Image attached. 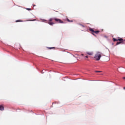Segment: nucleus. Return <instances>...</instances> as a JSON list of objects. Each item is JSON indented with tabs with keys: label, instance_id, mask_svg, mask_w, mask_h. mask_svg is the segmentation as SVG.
<instances>
[{
	"label": "nucleus",
	"instance_id": "1",
	"mask_svg": "<svg viewBox=\"0 0 125 125\" xmlns=\"http://www.w3.org/2000/svg\"><path fill=\"white\" fill-rule=\"evenodd\" d=\"M102 57V53L100 52H97L95 54L94 58L96 61H99V60H100V58H101Z\"/></svg>",
	"mask_w": 125,
	"mask_h": 125
},
{
	"label": "nucleus",
	"instance_id": "2",
	"mask_svg": "<svg viewBox=\"0 0 125 125\" xmlns=\"http://www.w3.org/2000/svg\"><path fill=\"white\" fill-rule=\"evenodd\" d=\"M89 31L91 32V33L92 34V35H93V36H94L95 37H96V35H95V34H96V35H98V34H99L100 32L98 30H97V31H95L92 28H89Z\"/></svg>",
	"mask_w": 125,
	"mask_h": 125
},
{
	"label": "nucleus",
	"instance_id": "3",
	"mask_svg": "<svg viewBox=\"0 0 125 125\" xmlns=\"http://www.w3.org/2000/svg\"><path fill=\"white\" fill-rule=\"evenodd\" d=\"M54 20H55V21H56V22H57V23H61L62 24H63V23H64V21H62V20H61L59 19L54 18Z\"/></svg>",
	"mask_w": 125,
	"mask_h": 125
},
{
	"label": "nucleus",
	"instance_id": "4",
	"mask_svg": "<svg viewBox=\"0 0 125 125\" xmlns=\"http://www.w3.org/2000/svg\"><path fill=\"white\" fill-rule=\"evenodd\" d=\"M113 42H118L119 41H123V39L122 38L116 39V38H113Z\"/></svg>",
	"mask_w": 125,
	"mask_h": 125
},
{
	"label": "nucleus",
	"instance_id": "5",
	"mask_svg": "<svg viewBox=\"0 0 125 125\" xmlns=\"http://www.w3.org/2000/svg\"><path fill=\"white\" fill-rule=\"evenodd\" d=\"M47 23L48 24H49V25H50V26H52V25H54V22H52V21H47Z\"/></svg>",
	"mask_w": 125,
	"mask_h": 125
},
{
	"label": "nucleus",
	"instance_id": "6",
	"mask_svg": "<svg viewBox=\"0 0 125 125\" xmlns=\"http://www.w3.org/2000/svg\"><path fill=\"white\" fill-rule=\"evenodd\" d=\"M47 23L48 24H49V25H50V26H52V25H54V22H52V21H47Z\"/></svg>",
	"mask_w": 125,
	"mask_h": 125
},
{
	"label": "nucleus",
	"instance_id": "7",
	"mask_svg": "<svg viewBox=\"0 0 125 125\" xmlns=\"http://www.w3.org/2000/svg\"><path fill=\"white\" fill-rule=\"evenodd\" d=\"M120 42H117L116 45H118L119 44H121V43H123L124 42V39L123 41H119Z\"/></svg>",
	"mask_w": 125,
	"mask_h": 125
},
{
	"label": "nucleus",
	"instance_id": "8",
	"mask_svg": "<svg viewBox=\"0 0 125 125\" xmlns=\"http://www.w3.org/2000/svg\"><path fill=\"white\" fill-rule=\"evenodd\" d=\"M4 110V107L2 105H0V111H3Z\"/></svg>",
	"mask_w": 125,
	"mask_h": 125
},
{
	"label": "nucleus",
	"instance_id": "9",
	"mask_svg": "<svg viewBox=\"0 0 125 125\" xmlns=\"http://www.w3.org/2000/svg\"><path fill=\"white\" fill-rule=\"evenodd\" d=\"M86 53L88 55H93V52H87Z\"/></svg>",
	"mask_w": 125,
	"mask_h": 125
},
{
	"label": "nucleus",
	"instance_id": "10",
	"mask_svg": "<svg viewBox=\"0 0 125 125\" xmlns=\"http://www.w3.org/2000/svg\"><path fill=\"white\" fill-rule=\"evenodd\" d=\"M48 49H55V47H47Z\"/></svg>",
	"mask_w": 125,
	"mask_h": 125
},
{
	"label": "nucleus",
	"instance_id": "11",
	"mask_svg": "<svg viewBox=\"0 0 125 125\" xmlns=\"http://www.w3.org/2000/svg\"><path fill=\"white\" fill-rule=\"evenodd\" d=\"M54 20V18H50L48 21H50L51 22H52Z\"/></svg>",
	"mask_w": 125,
	"mask_h": 125
},
{
	"label": "nucleus",
	"instance_id": "12",
	"mask_svg": "<svg viewBox=\"0 0 125 125\" xmlns=\"http://www.w3.org/2000/svg\"><path fill=\"white\" fill-rule=\"evenodd\" d=\"M16 23H17V22H23V21H21V20H17L16 21Z\"/></svg>",
	"mask_w": 125,
	"mask_h": 125
},
{
	"label": "nucleus",
	"instance_id": "13",
	"mask_svg": "<svg viewBox=\"0 0 125 125\" xmlns=\"http://www.w3.org/2000/svg\"><path fill=\"white\" fill-rule=\"evenodd\" d=\"M67 21H68V22H73V21H70V20H69V19H67Z\"/></svg>",
	"mask_w": 125,
	"mask_h": 125
},
{
	"label": "nucleus",
	"instance_id": "14",
	"mask_svg": "<svg viewBox=\"0 0 125 125\" xmlns=\"http://www.w3.org/2000/svg\"><path fill=\"white\" fill-rule=\"evenodd\" d=\"M26 10H32L30 8H26Z\"/></svg>",
	"mask_w": 125,
	"mask_h": 125
},
{
	"label": "nucleus",
	"instance_id": "15",
	"mask_svg": "<svg viewBox=\"0 0 125 125\" xmlns=\"http://www.w3.org/2000/svg\"><path fill=\"white\" fill-rule=\"evenodd\" d=\"M81 26H82V27H83V28H84V25H83V24H80Z\"/></svg>",
	"mask_w": 125,
	"mask_h": 125
},
{
	"label": "nucleus",
	"instance_id": "16",
	"mask_svg": "<svg viewBox=\"0 0 125 125\" xmlns=\"http://www.w3.org/2000/svg\"><path fill=\"white\" fill-rule=\"evenodd\" d=\"M101 71H96V73H101Z\"/></svg>",
	"mask_w": 125,
	"mask_h": 125
},
{
	"label": "nucleus",
	"instance_id": "17",
	"mask_svg": "<svg viewBox=\"0 0 125 125\" xmlns=\"http://www.w3.org/2000/svg\"><path fill=\"white\" fill-rule=\"evenodd\" d=\"M42 74H43L44 72H43V70H42V72H41Z\"/></svg>",
	"mask_w": 125,
	"mask_h": 125
},
{
	"label": "nucleus",
	"instance_id": "18",
	"mask_svg": "<svg viewBox=\"0 0 125 125\" xmlns=\"http://www.w3.org/2000/svg\"><path fill=\"white\" fill-rule=\"evenodd\" d=\"M85 58H88V56H85Z\"/></svg>",
	"mask_w": 125,
	"mask_h": 125
},
{
	"label": "nucleus",
	"instance_id": "19",
	"mask_svg": "<svg viewBox=\"0 0 125 125\" xmlns=\"http://www.w3.org/2000/svg\"><path fill=\"white\" fill-rule=\"evenodd\" d=\"M124 80H125V77H123Z\"/></svg>",
	"mask_w": 125,
	"mask_h": 125
},
{
	"label": "nucleus",
	"instance_id": "20",
	"mask_svg": "<svg viewBox=\"0 0 125 125\" xmlns=\"http://www.w3.org/2000/svg\"><path fill=\"white\" fill-rule=\"evenodd\" d=\"M123 88H124V89H125V87H124Z\"/></svg>",
	"mask_w": 125,
	"mask_h": 125
},
{
	"label": "nucleus",
	"instance_id": "21",
	"mask_svg": "<svg viewBox=\"0 0 125 125\" xmlns=\"http://www.w3.org/2000/svg\"><path fill=\"white\" fill-rule=\"evenodd\" d=\"M82 56H83V54H82Z\"/></svg>",
	"mask_w": 125,
	"mask_h": 125
}]
</instances>
